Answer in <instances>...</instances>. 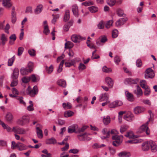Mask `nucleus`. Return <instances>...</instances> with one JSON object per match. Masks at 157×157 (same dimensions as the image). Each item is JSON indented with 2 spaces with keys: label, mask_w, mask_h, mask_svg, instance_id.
I'll use <instances>...</instances> for the list:
<instances>
[{
  "label": "nucleus",
  "mask_w": 157,
  "mask_h": 157,
  "mask_svg": "<svg viewBox=\"0 0 157 157\" xmlns=\"http://www.w3.org/2000/svg\"><path fill=\"white\" fill-rule=\"evenodd\" d=\"M127 20V18H120L116 22V26L117 27H120L121 25H123Z\"/></svg>",
  "instance_id": "obj_14"
},
{
  "label": "nucleus",
  "mask_w": 157,
  "mask_h": 157,
  "mask_svg": "<svg viewBox=\"0 0 157 157\" xmlns=\"http://www.w3.org/2000/svg\"><path fill=\"white\" fill-rule=\"evenodd\" d=\"M125 94L127 98V99L129 101H132L134 100V98L133 94L129 93L128 91L125 92Z\"/></svg>",
  "instance_id": "obj_20"
},
{
  "label": "nucleus",
  "mask_w": 157,
  "mask_h": 157,
  "mask_svg": "<svg viewBox=\"0 0 157 157\" xmlns=\"http://www.w3.org/2000/svg\"><path fill=\"white\" fill-rule=\"evenodd\" d=\"M88 9L91 13H95L98 11V9L96 6H91L88 8Z\"/></svg>",
  "instance_id": "obj_30"
},
{
  "label": "nucleus",
  "mask_w": 157,
  "mask_h": 157,
  "mask_svg": "<svg viewBox=\"0 0 157 157\" xmlns=\"http://www.w3.org/2000/svg\"><path fill=\"white\" fill-rule=\"evenodd\" d=\"M57 83L58 85L63 88H65L66 86V82L65 80L63 79L59 80L58 82Z\"/></svg>",
  "instance_id": "obj_26"
},
{
  "label": "nucleus",
  "mask_w": 157,
  "mask_h": 157,
  "mask_svg": "<svg viewBox=\"0 0 157 157\" xmlns=\"http://www.w3.org/2000/svg\"><path fill=\"white\" fill-rule=\"evenodd\" d=\"M145 91L144 92V95L146 96H148L151 93V90L148 86L144 88Z\"/></svg>",
  "instance_id": "obj_44"
},
{
  "label": "nucleus",
  "mask_w": 157,
  "mask_h": 157,
  "mask_svg": "<svg viewBox=\"0 0 157 157\" xmlns=\"http://www.w3.org/2000/svg\"><path fill=\"white\" fill-rule=\"evenodd\" d=\"M24 49L22 47H20L18 48L17 55L20 56L21 55L24 51Z\"/></svg>",
  "instance_id": "obj_57"
},
{
  "label": "nucleus",
  "mask_w": 157,
  "mask_h": 157,
  "mask_svg": "<svg viewBox=\"0 0 157 157\" xmlns=\"http://www.w3.org/2000/svg\"><path fill=\"white\" fill-rule=\"evenodd\" d=\"M122 102L119 101H116L110 103L109 105V107L110 108H114L120 106L122 105Z\"/></svg>",
  "instance_id": "obj_13"
},
{
  "label": "nucleus",
  "mask_w": 157,
  "mask_h": 157,
  "mask_svg": "<svg viewBox=\"0 0 157 157\" xmlns=\"http://www.w3.org/2000/svg\"><path fill=\"white\" fill-rule=\"evenodd\" d=\"M125 136L129 138H132L134 137V136L132 131H129L127 132V133L125 135Z\"/></svg>",
  "instance_id": "obj_46"
},
{
  "label": "nucleus",
  "mask_w": 157,
  "mask_h": 157,
  "mask_svg": "<svg viewBox=\"0 0 157 157\" xmlns=\"http://www.w3.org/2000/svg\"><path fill=\"white\" fill-rule=\"evenodd\" d=\"M13 119V117L12 114L10 113H8L5 117V119L6 121L8 122H11Z\"/></svg>",
  "instance_id": "obj_29"
},
{
  "label": "nucleus",
  "mask_w": 157,
  "mask_h": 157,
  "mask_svg": "<svg viewBox=\"0 0 157 157\" xmlns=\"http://www.w3.org/2000/svg\"><path fill=\"white\" fill-rule=\"evenodd\" d=\"M118 155L119 157H129L130 156L131 154L128 152L122 151L119 153Z\"/></svg>",
  "instance_id": "obj_24"
},
{
  "label": "nucleus",
  "mask_w": 157,
  "mask_h": 157,
  "mask_svg": "<svg viewBox=\"0 0 157 157\" xmlns=\"http://www.w3.org/2000/svg\"><path fill=\"white\" fill-rule=\"evenodd\" d=\"M124 118L127 121H131L134 119V116L133 114L129 112L128 114L124 116Z\"/></svg>",
  "instance_id": "obj_18"
},
{
  "label": "nucleus",
  "mask_w": 157,
  "mask_h": 157,
  "mask_svg": "<svg viewBox=\"0 0 157 157\" xmlns=\"http://www.w3.org/2000/svg\"><path fill=\"white\" fill-rule=\"evenodd\" d=\"M12 131L15 133L19 134H23L26 132V131L24 129L18 126L13 127Z\"/></svg>",
  "instance_id": "obj_5"
},
{
  "label": "nucleus",
  "mask_w": 157,
  "mask_h": 157,
  "mask_svg": "<svg viewBox=\"0 0 157 157\" xmlns=\"http://www.w3.org/2000/svg\"><path fill=\"white\" fill-rule=\"evenodd\" d=\"M117 13L120 17H125L126 15L124 13V11L121 9H118L117 11Z\"/></svg>",
  "instance_id": "obj_39"
},
{
  "label": "nucleus",
  "mask_w": 157,
  "mask_h": 157,
  "mask_svg": "<svg viewBox=\"0 0 157 157\" xmlns=\"http://www.w3.org/2000/svg\"><path fill=\"white\" fill-rule=\"evenodd\" d=\"M148 121L146 123V124H144L142 125L139 128L138 132L141 133L144 132H145L147 135H149L150 133V131L148 129V128L147 125L148 124Z\"/></svg>",
  "instance_id": "obj_4"
},
{
  "label": "nucleus",
  "mask_w": 157,
  "mask_h": 157,
  "mask_svg": "<svg viewBox=\"0 0 157 157\" xmlns=\"http://www.w3.org/2000/svg\"><path fill=\"white\" fill-rule=\"evenodd\" d=\"M133 92L138 97L141 96L143 94L142 90L139 86H137L136 89L134 90Z\"/></svg>",
  "instance_id": "obj_17"
},
{
  "label": "nucleus",
  "mask_w": 157,
  "mask_h": 157,
  "mask_svg": "<svg viewBox=\"0 0 157 157\" xmlns=\"http://www.w3.org/2000/svg\"><path fill=\"white\" fill-rule=\"evenodd\" d=\"M23 97H17L16 99L19 101L20 104L24 105H26V103L23 100Z\"/></svg>",
  "instance_id": "obj_47"
},
{
  "label": "nucleus",
  "mask_w": 157,
  "mask_h": 157,
  "mask_svg": "<svg viewBox=\"0 0 157 157\" xmlns=\"http://www.w3.org/2000/svg\"><path fill=\"white\" fill-rule=\"evenodd\" d=\"M85 39V37L82 38L81 36L78 35H74L71 37L72 40L75 43L79 42L80 40Z\"/></svg>",
  "instance_id": "obj_9"
},
{
  "label": "nucleus",
  "mask_w": 157,
  "mask_h": 157,
  "mask_svg": "<svg viewBox=\"0 0 157 157\" xmlns=\"http://www.w3.org/2000/svg\"><path fill=\"white\" fill-rule=\"evenodd\" d=\"M151 149L153 152H155L157 151V146L155 143L152 141H151Z\"/></svg>",
  "instance_id": "obj_22"
},
{
  "label": "nucleus",
  "mask_w": 157,
  "mask_h": 157,
  "mask_svg": "<svg viewBox=\"0 0 157 157\" xmlns=\"http://www.w3.org/2000/svg\"><path fill=\"white\" fill-rule=\"evenodd\" d=\"M74 114V113L71 111H67L65 112L64 114L65 117H67L72 116Z\"/></svg>",
  "instance_id": "obj_40"
},
{
  "label": "nucleus",
  "mask_w": 157,
  "mask_h": 157,
  "mask_svg": "<svg viewBox=\"0 0 157 157\" xmlns=\"http://www.w3.org/2000/svg\"><path fill=\"white\" fill-rule=\"evenodd\" d=\"M25 13H32V7L30 6L27 7L26 9Z\"/></svg>",
  "instance_id": "obj_64"
},
{
  "label": "nucleus",
  "mask_w": 157,
  "mask_h": 157,
  "mask_svg": "<svg viewBox=\"0 0 157 157\" xmlns=\"http://www.w3.org/2000/svg\"><path fill=\"white\" fill-rule=\"evenodd\" d=\"M128 81L131 83L134 84H137L138 82L137 79H134L132 78H129Z\"/></svg>",
  "instance_id": "obj_60"
},
{
  "label": "nucleus",
  "mask_w": 157,
  "mask_h": 157,
  "mask_svg": "<svg viewBox=\"0 0 157 157\" xmlns=\"http://www.w3.org/2000/svg\"><path fill=\"white\" fill-rule=\"evenodd\" d=\"M128 127L127 125H122L120 128V132L121 133H123L125 132L128 128Z\"/></svg>",
  "instance_id": "obj_45"
},
{
  "label": "nucleus",
  "mask_w": 157,
  "mask_h": 157,
  "mask_svg": "<svg viewBox=\"0 0 157 157\" xmlns=\"http://www.w3.org/2000/svg\"><path fill=\"white\" fill-rule=\"evenodd\" d=\"M85 133L82 134L77 136V137L78 140L81 141H85Z\"/></svg>",
  "instance_id": "obj_52"
},
{
  "label": "nucleus",
  "mask_w": 157,
  "mask_h": 157,
  "mask_svg": "<svg viewBox=\"0 0 157 157\" xmlns=\"http://www.w3.org/2000/svg\"><path fill=\"white\" fill-rule=\"evenodd\" d=\"M140 86L143 89L148 86L147 85V82L145 80H142L140 81Z\"/></svg>",
  "instance_id": "obj_51"
},
{
  "label": "nucleus",
  "mask_w": 157,
  "mask_h": 157,
  "mask_svg": "<svg viewBox=\"0 0 157 157\" xmlns=\"http://www.w3.org/2000/svg\"><path fill=\"white\" fill-rule=\"evenodd\" d=\"M30 80V78L29 76H25L22 78V81L24 83H28Z\"/></svg>",
  "instance_id": "obj_48"
},
{
  "label": "nucleus",
  "mask_w": 157,
  "mask_h": 157,
  "mask_svg": "<svg viewBox=\"0 0 157 157\" xmlns=\"http://www.w3.org/2000/svg\"><path fill=\"white\" fill-rule=\"evenodd\" d=\"M10 39L9 42L10 44L11 45L13 44L14 41L16 40V35L14 34L12 35L10 37Z\"/></svg>",
  "instance_id": "obj_36"
},
{
  "label": "nucleus",
  "mask_w": 157,
  "mask_h": 157,
  "mask_svg": "<svg viewBox=\"0 0 157 157\" xmlns=\"http://www.w3.org/2000/svg\"><path fill=\"white\" fill-rule=\"evenodd\" d=\"M17 80L16 79H13L10 84V86L13 87L16 86L17 84Z\"/></svg>",
  "instance_id": "obj_63"
},
{
  "label": "nucleus",
  "mask_w": 157,
  "mask_h": 157,
  "mask_svg": "<svg viewBox=\"0 0 157 157\" xmlns=\"http://www.w3.org/2000/svg\"><path fill=\"white\" fill-rule=\"evenodd\" d=\"M109 95L107 93H102L100 95L99 98V101H109Z\"/></svg>",
  "instance_id": "obj_8"
},
{
  "label": "nucleus",
  "mask_w": 157,
  "mask_h": 157,
  "mask_svg": "<svg viewBox=\"0 0 157 157\" xmlns=\"http://www.w3.org/2000/svg\"><path fill=\"white\" fill-rule=\"evenodd\" d=\"M29 121V117L26 116H23L21 119H19L17 121V123L21 125H23L26 124L28 123Z\"/></svg>",
  "instance_id": "obj_3"
},
{
  "label": "nucleus",
  "mask_w": 157,
  "mask_h": 157,
  "mask_svg": "<svg viewBox=\"0 0 157 157\" xmlns=\"http://www.w3.org/2000/svg\"><path fill=\"white\" fill-rule=\"evenodd\" d=\"M15 59V56L10 59H9L8 61V65L9 66H12Z\"/></svg>",
  "instance_id": "obj_41"
},
{
  "label": "nucleus",
  "mask_w": 157,
  "mask_h": 157,
  "mask_svg": "<svg viewBox=\"0 0 157 157\" xmlns=\"http://www.w3.org/2000/svg\"><path fill=\"white\" fill-rule=\"evenodd\" d=\"M36 129L38 137L39 138H42L43 134L42 130L40 129V128L38 127H36Z\"/></svg>",
  "instance_id": "obj_28"
},
{
  "label": "nucleus",
  "mask_w": 157,
  "mask_h": 157,
  "mask_svg": "<svg viewBox=\"0 0 157 157\" xmlns=\"http://www.w3.org/2000/svg\"><path fill=\"white\" fill-rule=\"evenodd\" d=\"M9 0H2L3 6L7 9H9L12 6V4L10 1Z\"/></svg>",
  "instance_id": "obj_15"
},
{
  "label": "nucleus",
  "mask_w": 157,
  "mask_h": 157,
  "mask_svg": "<svg viewBox=\"0 0 157 157\" xmlns=\"http://www.w3.org/2000/svg\"><path fill=\"white\" fill-rule=\"evenodd\" d=\"M46 70L47 73L50 74L53 71V67L52 65H51L49 67L46 66Z\"/></svg>",
  "instance_id": "obj_43"
},
{
  "label": "nucleus",
  "mask_w": 157,
  "mask_h": 157,
  "mask_svg": "<svg viewBox=\"0 0 157 157\" xmlns=\"http://www.w3.org/2000/svg\"><path fill=\"white\" fill-rule=\"evenodd\" d=\"M142 141L141 139H137L135 140H130L127 141V143H130L132 144H136L140 143Z\"/></svg>",
  "instance_id": "obj_38"
},
{
  "label": "nucleus",
  "mask_w": 157,
  "mask_h": 157,
  "mask_svg": "<svg viewBox=\"0 0 157 157\" xmlns=\"http://www.w3.org/2000/svg\"><path fill=\"white\" fill-rule=\"evenodd\" d=\"M113 21L112 20H110L108 21L105 24V27L107 29L109 28L111 26H112Z\"/></svg>",
  "instance_id": "obj_58"
},
{
  "label": "nucleus",
  "mask_w": 157,
  "mask_h": 157,
  "mask_svg": "<svg viewBox=\"0 0 157 157\" xmlns=\"http://www.w3.org/2000/svg\"><path fill=\"white\" fill-rule=\"evenodd\" d=\"M43 9V6L41 5H38L34 10V13L36 14H38L40 13Z\"/></svg>",
  "instance_id": "obj_27"
},
{
  "label": "nucleus",
  "mask_w": 157,
  "mask_h": 157,
  "mask_svg": "<svg viewBox=\"0 0 157 157\" xmlns=\"http://www.w3.org/2000/svg\"><path fill=\"white\" fill-rule=\"evenodd\" d=\"M118 35V31L116 29H114L113 30L112 32V36L113 38H116Z\"/></svg>",
  "instance_id": "obj_53"
},
{
  "label": "nucleus",
  "mask_w": 157,
  "mask_h": 157,
  "mask_svg": "<svg viewBox=\"0 0 157 157\" xmlns=\"http://www.w3.org/2000/svg\"><path fill=\"white\" fill-rule=\"evenodd\" d=\"M78 126L77 124H73L68 128V132L69 133L73 132L78 133Z\"/></svg>",
  "instance_id": "obj_6"
},
{
  "label": "nucleus",
  "mask_w": 157,
  "mask_h": 157,
  "mask_svg": "<svg viewBox=\"0 0 157 157\" xmlns=\"http://www.w3.org/2000/svg\"><path fill=\"white\" fill-rule=\"evenodd\" d=\"M38 92L37 87L36 86H34L33 89H31V87L29 86L26 90V93L31 97H34L36 95Z\"/></svg>",
  "instance_id": "obj_1"
},
{
  "label": "nucleus",
  "mask_w": 157,
  "mask_h": 157,
  "mask_svg": "<svg viewBox=\"0 0 157 157\" xmlns=\"http://www.w3.org/2000/svg\"><path fill=\"white\" fill-rule=\"evenodd\" d=\"M17 20L16 14H11V21L14 24Z\"/></svg>",
  "instance_id": "obj_55"
},
{
  "label": "nucleus",
  "mask_w": 157,
  "mask_h": 157,
  "mask_svg": "<svg viewBox=\"0 0 157 157\" xmlns=\"http://www.w3.org/2000/svg\"><path fill=\"white\" fill-rule=\"evenodd\" d=\"M110 118L109 116H104L103 119V122L105 125L108 124L110 122Z\"/></svg>",
  "instance_id": "obj_31"
},
{
  "label": "nucleus",
  "mask_w": 157,
  "mask_h": 157,
  "mask_svg": "<svg viewBox=\"0 0 157 157\" xmlns=\"http://www.w3.org/2000/svg\"><path fill=\"white\" fill-rule=\"evenodd\" d=\"M33 63L32 62H29L28 65V67L26 68H28L29 72H31L33 71Z\"/></svg>",
  "instance_id": "obj_59"
},
{
  "label": "nucleus",
  "mask_w": 157,
  "mask_h": 157,
  "mask_svg": "<svg viewBox=\"0 0 157 157\" xmlns=\"http://www.w3.org/2000/svg\"><path fill=\"white\" fill-rule=\"evenodd\" d=\"M0 124H1L2 125V127L4 129H6L7 131H12V130L11 128L10 127L6 124H5L2 121L1 122Z\"/></svg>",
  "instance_id": "obj_35"
},
{
  "label": "nucleus",
  "mask_w": 157,
  "mask_h": 157,
  "mask_svg": "<svg viewBox=\"0 0 157 157\" xmlns=\"http://www.w3.org/2000/svg\"><path fill=\"white\" fill-rule=\"evenodd\" d=\"M70 11L69 10L65 11V14L64 16V21L66 22L68 21L70 19Z\"/></svg>",
  "instance_id": "obj_25"
},
{
  "label": "nucleus",
  "mask_w": 157,
  "mask_h": 157,
  "mask_svg": "<svg viewBox=\"0 0 157 157\" xmlns=\"http://www.w3.org/2000/svg\"><path fill=\"white\" fill-rule=\"evenodd\" d=\"M105 81L110 87L112 88L113 86V82L111 78L109 77H106L105 78Z\"/></svg>",
  "instance_id": "obj_21"
},
{
  "label": "nucleus",
  "mask_w": 157,
  "mask_h": 157,
  "mask_svg": "<svg viewBox=\"0 0 157 157\" xmlns=\"http://www.w3.org/2000/svg\"><path fill=\"white\" fill-rule=\"evenodd\" d=\"M17 149L19 151L24 150L27 149V147L22 143L18 142Z\"/></svg>",
  "instance_id": "obj_23"
},
{
  "label": "nucleus",
  "mask_w": 157,
  "mask_h": 157,
  "mask_svg": "<svg viewBox=\"0 0 157 157\" xmlns=\"http://www.w3.org/2000/svg\"><path fill=\"white\" fill-rule=\"evenodd\" d=\"M151 141H146L142 144V149L143 151H147L149 150L151 146Z\"/></svg>",
  "instance_id": "obj_7"
},
{
  "label": "nucleus",
  "mask_w": 157,
  "mask_h": 157,
  "mask_svg": "<svg viewBox=\"0 0 157 157\" xmlns=\"http://www.w3.org/2000/svg\"><path fill=\"white\" fill-rule=\"evenodd\" d=\"M18 143H16L14 141L12 142L11 148L12 149H15L16 147L17 148Z\"/></svg>",
  "instance_id": "obj_61"
},
{
  "label": "nucleus",
  "mask_w": 157,
  "mask_h": 157,
  "mask_svg": "<svg viewBox=\"0 0 157 157\" xmlns=\"http://www.w3.org/2000/svg\"><path fill=\"white\" fill-rule=\"evenodd\" d=\"M107 4L110 6H113L116 2V0H107Z\"/></svg>",
  "instance_id": "obj_56"
},
{
  "label": "nucleus",
  "mask_w": 157,
  "mask_h": 157,
  "mask_svg": "<svg viewBox=\"0 0 157 157\" xmlns=\"http://www.w3.org/2000/svg\"><path fill=\"white\" fill-rule=\"evenodd\" d=\"M154 71L151 68L147 69L145 74V77L147 79L149 78H152L154 77Z\"/></svg>",
  "instance_id": "obj_2"
},
{
  "label": "nucleus",
  "mask_w": 157,
  "mask_h": 157,
  "mask_svg": "<svg viewBox=\"0 0 157 157\" xmlns=\"http://www.w3.org/2000/svg\"><path fill=\"white\" fill-rule=\"evenodd\" d=\"M64 62V60H63L60 62L59 65V67L58 68L57 70V72L58 73H59L61 72L62 71V67L63 64Z\"/></svg>",
  "instance_id": "obj_42"
},
{
  "label": "nucleus",
  "mask_w": 157,
  "mask_h": 157,
  "mask_svg": "<svg viewBox=\"0 0 157 157\" xmlns=\"http://www.w3.org/2000/svg\"><path fill=\"white\" fill-rule=\"evenodd\" d=\"M56 140L53 138L48 139L46 141L47 144H55L56 143Z\"/></svg>",
  "instance_id": "obj_32"
},
{
  "label": "nucleus",
  "mask_w": 157,
  "mask_h": 157,
  "mask_svg": "<svg viewBox=\"0 0 157 157\" xmlns=\"http://www.w3.org/2000/svg\"><path fill=\"white\" fill-rule=\"evenodd\" d=\"M7 40V38L5 34H2L0 37V46H4Z\"/></svg>",
  "instance_id": "obj_12"
},
{
  "label": "nucleus",
  "mask_w": 157,
  "mask_h": 157,
  "mask_svg": "<svg viewBox=\"0 0 157 157\" xmlns=\"http://www.w3.org/2000/svg\"><path fill=\"white\" fill-rule=\"evenodd\" d=\"M62 105L63 107L65 109H71L72 107L71 104L69 102H67V103H63Z\"/></svg>",
  "instance_id": "obj_37"
},
{
  "label": "nucleus",
  "mask_w": 157,
  "mask_h": 157,
  "mask_svg": "<svg viewBox=\"0 0 157 157\" xmlns=\"http://www.w3.org/2000/svg\"><path fill=\"white\" fill-rule=\"evenodd\" d=\"M73 46V43L70 41H67L65 44V48L70 49Z\"/></svg>",
  "instance_id": "obj_34"
},
{
  "label": "nucleus",
  "mask_w": 157,
  "mask_h": 157,
  "mask_svg": "<svg viewBox=\"0 0 157 157\" xmlns=\"http://www.w3.org/2000/svg\"><path fill=\"white\" fill-rule=\"evenodd\" d=\"M72 11L74 15L76 17H78V7L77 5H74L72 6Z\"/></svg>",
  "instance_id": "obj_19"
},
{
  "label": "nucleus",
  "mask_w": 157,
  "mask_h": 157,
  "mask_svg": "<svg viewBox=\"0 0 157 157\" xmlns=\"http://www.w3.org/2000/svg\"><path fill=\"white\" fill-rule=\"evenodd\" d=\"M28 53L31 56H34L36 55L35 51L33 49H29L28 51Z\"/></svg>",
  "instance_id": "obj_62"
},
{
  "label": "nucleus",
  "mask_w": 157,
  "mask_h": 157,
  "mask_svg": "<svg viewBox=\"0 0 157 157\" xmlns=\"http://www.w3.org/2000/svg\"><path fill=\"white\" fill-rule=\"evenodd\" d=\"M123 137V136L122 135L118 136L116 135L113 136L112 138L113 140H115L114 141L119 145L121 142V139Z\"/></svg>",
  "instance_id": "obj_11"
},
{
  "label": "nucleus",
  "mask_w": 157,
  "mask_h": 157,
  "mask_svg": "<svg viewBox=\"0 0 157 157\" xmlns=\"http://www.w3.org/2000/svg\"><path fill=\"white\" fill-rule=\"evenodd\" d=\"M20 72L21 74L23 75H27L29 72H30L29 71L28 68H21L20 70Z\"/></svg>",
  "instance_id": "obj_33"
},
{
  "label": "nucleus",
  "mask_w": 157,
  "mask_h": 157,
  "mask_svg": "<svg viewBox=\"0 0 157 157\" xmlns=\"http://www.w3.org/2000/svg\"><path fill=\"white\" fill-rule=\"evenodd\" d=\"M99 39L100 40V41L101 42L103 43H105L107 40L106 37L105 36H100L99 38Z\"/></svg>",
  "instance_id": "obj_50"
},
{
  "label": "nucleus",
  "mask_w": 157,
  "mask_h": 157,
  "mask_svg": "<svg viewBox=\"0 0 157 157\" xmlns=\"http://www.w3.org/2000/svg\"><path fill=\"white\" fill-rule=\"evenodd\" d=\"M145 110L144 107L138 106L134 108V111L135 114H138L143 112Z\"/></svg>",
  "instance_id": "obj_10"
},
{
  "label": "nucleus",
  "mask_w": 157,
  "mask_h": 157,
  "mask_svg": "<svg viewBox=\"0 0 157 157\" xmlns=\"http://www.w3.org/2000/svg\"><path fill=\"white\" fill-rule=\"evenodd\" d=\"M114 60L116 64L118 65L119 63L121 61V59L118 56L116 55L114 57Z\"/></svg>",
  "instance_id": "obj_54"
},
{
  "label": "nucleus",
  "mask_w": 157,
  "mask_h": 157,
  "mask_svg": "<svg viewBox=\"0 0 157 157\" xmlns=\"http://www.w3.org/2000/svg\"><path fill=\"white\" fill-rule=\"evenodd\" d=\"M50 31L48 25L44 26V33L46 35H48Z\"/></svg>",
  "instance_id": "obj_49"
},
{
  "label": "nucleus",
  "mask_w": 157,
  "mask_h": 157,
  "mask_svg": "<svg viewBox=\"0 0 157 157\" xmlns=\"http://www.w3.org/2000/svg\"><path fill=\"white\" fill-rule=\"evenodd\" d=\"M19 74V71L17 68H15L13 70L11 75V78L13 79H16L17 78Z\"/></svg>",
  "instance_id": "obj_16"
}]
</instances>
